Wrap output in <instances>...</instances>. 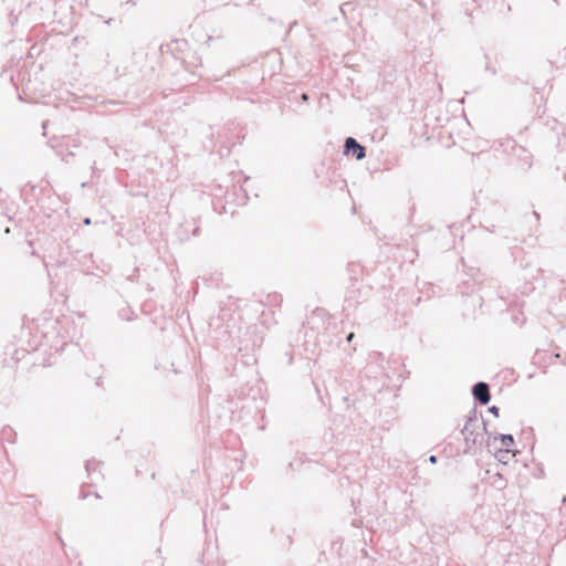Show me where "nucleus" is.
<instances>
[{
	"label": "nucleus",
	"mask_w": 566,
	"mask_h": 566,
	"mask_svg": "<svg viewBox=\"0 0 566 566\" xmlns=\"http://www.w3.org/2000/svg\"><path fill=\"white\" fill-rule=\"evenodd\" d=\"M64 146H69V144L60 143L56 145V147H54V150L56 151L57 155L62 156V149L64 148Z\"/></svg>",
	"instance_id": "nucleus-12"
},
{
	"label": "nucleus",
	"mask_w": 566,
	"mask_h": 566,
	"mask_svg": "<svg viewBox=\"0 0 566 566\" xmlns=\"http://www.w3.org/2000/svg\"><path fill=\"white\" fill-rule=\"evenodd\" d=\"M90 467H91V462H90V461H87V462H86V464H85V469H86V471H87L88 473H90Z\"/></svg>",
	"instance_id": "nucleus-20"
},
{
	"label": "nucleus",
	"mask_w": 566,
	"mask_h": 566,
	"mask_svg": "<svg viewBox=\"0 0 566 566\" xmlns=\"http://www.w3.org/2000/svg\"><path fill=\"white\" fill-rule=\"evenodd\" d=\"M563 502L566 503V497L563 499Z\"/></svg>",
	"instance_id": "nucleus-25"
},
{
	"label": "nucleus",
	"mask_w": 566,
	"mask_h": 566,
	"mask_svg": "<svg viewBox=\"0 0 566 566\" xmlns=\"http://www.w3.org/2000/svg\"><path fill=\"white\" fill-rule=\"evenodd\" d=\"M472 396L478 403L488 405L491 400L490 386L484 381H478L472 387Z\"/></svg>",
	"instance_id": "nucleus-3"
},
{
	"label": "nucleus",
	"mask_w": 566,
	"mask_h": 566,
	"mask_svg": "<svg viewBox=\"0 0 566 566\" xmlns=\"http://www.w3.org/2000/svg\"><path fill=\"white\" fill-rule=\"evenodd\" d=\"M300 97H301V99H302L303 102H305V103H307V102H308V99H310V95H308V93H306V92L301 93Z\"/></svg>",
	"instance_id": "nucleus-14"
},
{
	"label": "nucleus",
	"mask_w": 566,
	"mask_h": 566,
	"mask_svg": "<svg viewBox=\"0 0 566 566\" xmlns=\"http://www.w3.org/2000/svg\"><path fill=\"white\" fill-rule=\"evenodd\" d=\"M62 159H63L65 163H69V158H66V157H62Z\"/></svg>",
	"instance_id": "nucleus-24"
},
{
	"label": "nucleus",
	"mask_w": 566,
	"mask_h": 566,
	"mask_svg": "<svg viewBox=\"0 0 566 566\" xmlns=\"http://www.w3.org/2000/svg\"><path fill=\"white\" fill-rule=\"evenodd\" d=\"M500 440L501 441V444L503 447H505L506 449H509L511 446L514 444V438L512 434L510 433H506V434H500L499 437H495L494 440Z\"/></svg>",
	"instance_id": "nucleus-7"
},
{
	"label": "nucleus",
	"mask_w": 566,
	"mask_h": 566,
	"mask_svg": "<svg viewBox=\"0 0 566 566\" xmlns=\"http://www.w3.org/2000/svg\"><path fill=\"white\" fill-rule=\"evenodd\" d=\"M48 125H49V120H43L42 124H41L42 129H43V136H46Z\"/></svg>",
	"instance_id": "nucleus-15"
},
{
	"label": "nucleus",
	"mask_w": 566,
	"mask_h": 566,
	"mask_svg": "<svg viewBox=\"0 0 566 566\" xmlns=\"http://www.w3.org/2000/svg\"><path fill=\"white\" fill-rule=\"evenodd\" d=\"M78 146H80V144H77V143L72 144L73 148H77Z\"/></svg>",
	"instance_id": "nucleus-22"
},
{
	"label": "nucleus",
	"mask_w": 566,
	"mask_h": 566,
	"mask_svg": "<svg viewBox=\"0 0 566 566\" xmlns=\"http://www.w3.org/2000/svg\"><path fill=\"white\" fill-rule=\"evenodd\" d=\"M437 461H438L437 455H433V454H432V455H430V457H429V462H430V463L436 464V463H437Z\"/></svg>",
	"instance_id": "nucleus-16"
},
{
	"label": "nucleus",
	"mask_w": 566,
	"mask_h": 566,
	"mask_svg": "<svg viewBox=\"0 0 566 566\" xmlns=\"http://www.w3.org/2000/svg\"><path fill=\"white\" fill-rule=\"evenodd\" d=\"M484 433H488L486 424L483 420L480 421L476 410L473 408L462 430L467 446L465 452L470 451L473 447L482 446Z\"/></svg>",
	"instance_id": "nucleus-1"
},
{
	"label": "nucleus",
	"mask_w": 566,
	"mask_h": 566,
	"mask_svg": "<svg viewBox=\"0 0 566 566\" xmlns=\"http://www.w3.org/2000/svg\"><path fill=\"white\" fill-rule=\"evenodd\" d=\"M549 62L556 67H566V45L563 48L560 52H558L557 56Z\"/></svg>",
	"instance_id": "nucleus-6"
},
{
	"label": "nucleus",
	"mask_w": 566,
	"mask_h": 566,
	"mask_svg": "<svg viewBox=\"0 0 566 566\" xmlns=\"http://www.w3.org/2000/svg\"><path fill=\"white\" fill-rule=\"evenodd\" d=\"M343 142L352 143V142H357V139L353 136H347Z\"/></svg>",
	"instance_id": "nucleus-17"
},
{
	"label": "nucleus",
	"mask_w": 566,
	"mask_h": 566,
	"mask_svg": "<svg viewBox=\"0 0 566 566\" xmlns=\"http://www.w3.org/2000/svg\"><path fill=\"white\" fill-rule=\"evenodd\" d=\"M126 4L136 6L137 4V0H127Z\"/></svg>",
	"instance_id": "nucleus-19"
},
{
	"label": "nucleus",
	"mask_w": 566,
	"mask_h": 566,
	"mask_svg": "<svg viewBox=\"0 0 566 566\" xmlns=\"http://www.w3.org/2000/svg\"><path fill=\"white\" fill-rule=\"evenodd\" d=\"M67 156H74V151L73 150H70Z\"/></svg>",
	"instance_id": "nucleus-23"
},
{
	"label": "nucleus",
	"mask_w": 566,
	"mask_h": 566,
	"mask_svg": "<svg viewBox=\"0 0 566 566\" xmlns=\"http://www.w3.org/2000/svg\"><path fill=\"white\" fill-rule=\"evenodd\" d=\"M250 133L247 125L233 120L224 125L221 136L226 138L227 142H243L245 138L252 137Z\"/></svg>",
	"instance_id": "nucleus-2"
},
{
	"label": "nucleus",
	"mask_w": 566,
	"mask_h": 566,
	"mask_svg": "<svg viewBox=\"0 0 566 566\" xmlns=\"http://www.w3.org/2000/svg\"><path fill=\"white\" fill-rule=\"evenodd\" d=\"M489 412L493 413L494 416H499V412H500V408L496 407V406H492L489 408Z\"/></svg>",
	"instance_id": "nucleus-13"
},
{
	"label": "nucleus",
	"mask_w": 566,
	"mask_h": 566,
	"mask_svg": "<svg viewBox=\"0 0 566 566\" xmlns=\"http://www.w3.org/2000/svg\"><path fill=\"white\" fill-rule=\"evenodd\" d=\"M84 223H85V224H91V219H90V218H85V219H84Z\"/></svg>",
	"instance_id": "nucleus-21"
},
{
	"label": "nucleus",
	"mask_w": 566,
	"mask_h": 566,
	"mask_svg": "<svg viewBox=\"0 0 566 566\" xmlns=\"http://www.w3.org/2000/svg\"><path fill=\"white\" fill-rule=\"evenodd\" d=\"M357 7V3L355 1H347L340 6V12L344 17H346L347 12L354 11Z\"/></svg>",
	"instance_id": "nucleus-8"
},
{
	"label": "nucleus",
	"mask_w": 566,
	"mask_h": 566,
	"mask_svg": "<svg viewBox=\"0 0 566 566\" xmlns=\"http://www.w3.org/2000/svg\"><path fill=\"white\" fill-rule=\"evenodd\" d=\"M355 337L354 333H349L346 337L347 342H352V339Z\"/></svg>",
	"instance_id": "nucleus-18"
},
{
	"label": "nucleus",
	"mask_w": 566,
	"mask_h": 566,
	"mask_svg": "<svg viewBox=\"0 0 566 566\" xmlns=\"http://www.w3.org/2000/svg\"><path fill=\"white\" fill-rule=\"evenodd\" d=\"M484 59L486 60V64L484 67L485 72H490L492 75H495L497 73V71L495 67L490 65V57L486 53L484 54Z\"/></svg>",
	"instance_id": "nucleus-10"
},
{
	"label": "nucleus",
	"mask_w": 566,
	"mask_h": 566,
	"mask_svg": "<svg viewBox=\"0 0 566 566\" xmlns=\"http://www.w3.org/2000/svg\"><path fill=\"white\" fill-rule=\"evenodd\" d=\"M344 155L360 160L366 157V148L363 144H344Z\"/></svg>",
	"instance_id": "nucleus-5"
},
{
	"label": "nucleus",
	"mask_w": 566,
	"mask_h": 566,
	"mask_svg": "<svg viewBox=\"0 0 566 566\" xmlns=\"http://www.w3.org/2000/svg\"><path fill=\"white\" fill-rule=\"evenodd\" d=\"M511 453V450L510 449H505V450H497L496 452V458L499 459V461L503 462V463H506L507 462V455Z\"/></svg>",
	"instance_id": "nucleus-9"
},
{
	"label": "nucleus",
	"mask_w": 566,
	"mask_h": 566,
	"mask_svg": "<svg viewBox=\"0 0 566 566\" xmlns=\"http://www.w3.org/2000/svg\"><path fill=\"white\" fill-rule=\"evenodd\" d=\"M385 137V133L384 132H379V130H375L374 134L371 135V142H376V139L378 138L379 140L378 142H381Z\"/></svg>",
	"instance_id": "nucleus-11"
},
{
	"label": "nucleus",
	"mask_w": 566,
	"mask_h": 566,
	"mask_svg": "<svg viewBox=\"0 0 566 566\" xmlns=\"http://www.w3.org/2000/svg\"><path fill=\"white\" fill-rule=\"evenodd\" d=\"M512 155L520 160L521 168H528L532 165L531 153L522 145L515 144L512 146Z\"/></svg>",
	"instance_id": "nucleus-4"
}]
</instances>
